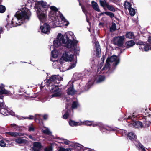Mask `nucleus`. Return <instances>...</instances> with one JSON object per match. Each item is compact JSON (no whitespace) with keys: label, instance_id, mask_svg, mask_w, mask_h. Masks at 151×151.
I'll return each instance as SVG.
<instances>
[{"label":"nucleus","instance_id":"f257e3e1","mask_svg":"<svg viewBox=\"0 0 151 151\" xmlns=\"http://www.w3.org/2000/svg\"><path fill=\"white\" fill-rule=\"evenodd\" d=\"M21 12L20 13H17L15 15V17L14 18L12 21L11 23L8 24L6 26L7 28L9 29L10 28L19 25L16 21H18L20 19L24 20H28L31 16V13L30 11L27 9L23 8L20 10Z\"/></svg>","mask_w":151,"mask_h":151},{"label":"nucleus","instance_id":"f03ea898","mask_svg":"<svg viewBox=\"0 0 151 151\" xmlns=\"http://www.w3.org/2000/svg\"><path fill=\"white\" fill-rule=\"evenodd\" d=\"M76 44V42L75 40H65L64 37L61 33L58 34L56 40L53 42L54 45L56 47L61 46L62 44H66V47L73 49L75 47Z\"/></svg>","mask_w":151,"mask_h":151},{"label":"nucleus","instance_id":"7ed1b4c3","mask_svg":"<svg viewBox=\"0 0 151 151\" xmlns=\"http://www.w3.org/2000/svg\"><path fill=\"white\" fill-rule=\"evenodd\" d=\"M50 50H51V60L53 62V65L54 66V67L56 68H59L61 71L62 69V67L61 66H56V65H59V63L61 64V63L60 60H53L54 59L57 58L58 56V51L55 50L54 48V46L51 45L50 47Z\"/></svg>","mask_w":151,"mask_h":151},{"label":"nucleus","instance_id":"20e7f679","mask_svg":"<svg viewBox=\"0 0 151 151\" xmlns=\"http://www.w3.org/2000/svg\"><path fill=\"white\" fill-rule=\"evenodd\" d=\"M43 10V8L42 7L40 9H38L36 10V13L37 17L41 22L43 23L45 21L47 18L46 14V9L44 10Z\"/></svg>","mask_w":151,"mask_h":151},{"label":"nucleus","instance_id":"39448f33","mask_svg":"<svg viewBox=\"0 0 151 151\" xmlns=\"http://www.w3.org/2000/svg\"><path fill=\"white\" fill-rule=\"evenodd\" d=\"M110 62H114L115 65H116L119 63V60L118 58L116 56H113L110 58H108L106 61V64L103 68L104 70H105L106 68H109L110 65L109 63Z\"/></svg>","mask_w":151,"mask_h":151},{"label":"nucleus","instance_id":"423d86ee","mask_svg":"<svg viewBox=\"0 0 151 151\" xmlns=\"http://www.w3.org/2000/svg\"><path fill=\"white\" fill-rule=\"evenodd\" d=\"M49 89L51 92L55 93L52 95V97L59 96L61 95L60 92H57L58 87L56 85H51V86H49Z\"/></svg>","mask_w":151,"mask_h":151},{"label":"nucleus","instance_id":"0eeeda50","mask_svg":"<svg viewBox=\"0 0 151 151\" xmlns=\"http://www.w3.org/2000/svg\"><path fill=\"white\" fill-rule=\"evenodd\" d=\"M62 58L65 61H71L73 58V55L71 52H65L63 54Z\"/></svg>","mask_w":151,"mask_h":151},{"label":"nucleus","instance_id":"6e6552de","mask_svg":"<svg viewBox=\"0 0 151 151\" xmlns=\"http://www.w3.org/2000/svg\"><path fill=\"white\" fill-rule=\"evenodd\" d=\"M62 78L58 75H54L52 76L48 80L47 83L54 82L57 83H59V81L62 80Z\"/></svg>","mask_w":151,"mask_h":151},{"label":"nucleus","instance_id":"1a4fd4ad","mask_svg":"<svg viewBox=\"0 0 151 151\" xmlns=\"http://www.w3.org/2000/svg\"><path fill=\"white\" fill-rule=\"evenodd\" d=\"M136 44L137 45H139V49L142 51H147L149 49V46L145 44L142 42H138L136 43Z\"/></svg>","mask_w":151,"mask_h":151},{"label":"nucleus","instance_id":"9d476101","mask_svg":"<svg viewBox=\"0 0 151 151\" xmlns=\"http://www.w3.org/2000/svg\"><path fill=\"white\" fill-rule=\"evenodd\" d=\"M40 29H41V32L44 33L48 34L50 32V26L47 23H45L42 26L41 25Z\"/></svg>","mask_w":151,"mask_h":151},{"label":"nucleus","instance_id":"9b49d317","mask_svg":"<svg viewBox=\"0 0 151 151\" xmlns=\"http://www.w3.org/2000/svg\"><path fill=\"white\" fill-rule=\"evenodd\" d=\"M42 147L41 144L38 142H34L33 144V147L31 148L32 151H40Z\"/></svg>","mask_w":151,"mask_h":151},{"label":"nucleus","instance_id":"f8f14e48","mask_svg":"<svg viewBox=\"0 0 151 151\" xmlns=\"http://www.w3.org/2000/svg\"><path fill=\"white\" fill-rule=\"evenodd\" d=\"M0 113L4 115H8L9 114H11L12 115H14V113L12 112H9V111L6 108V106H5L4 107H3L1 108L0 110Z\"/></svg>","mask_w":151,"mask_h":151},{"label":"nucleus","instance_id":"ddd939ff","mask_svg":"<svg viewBox=\"0 0 151 151\" xmlns=\"http://www.w3.org/2000/svg\"><path fill=\"white\" fill-rule=\"evenodd\" d=\"M145 121H143L145 127H148L149 126L150 123L151 122V114L146 116L144 117Z\"/></svg>","mask_w":151,"mask_h":151},{"label":"nucleus","instance_id":"4468645a","mask_svg":"<svg viewBox=\"0 0 151 151\" xmlns=\"http://www.w3.org/2000/svg\"><path fill=\"white\" fill-rule=\"evenodd\" d=\"M38 4L39 6L37 7V9H40L42 7L43 8V10H44L45 9H46V11L47 10L48 6L46 2L43 1H40L38 2Z\"/></svg>","mask_w":151,"mask_h":151},{"label":"nucleus","instance_id":"2eb2a0df","mask_svg":"<svg viewBox=\"0 0 151 151\" xmlns=\"http://www.w3.org/2000/svg\"><path fill=\"white\" fill-rule=\"evenodd\" d=\"M66 40H75V37L71 32H67L66 34Z\"/></svg>","mask_w":151,"mask_h":151},{"label":"nucleus","instance_id":"dca6fc26","mask_svg":"<svg viewBox=\"0 0 151 151\" xmlns=\"http://www.w3.org/2000/svg\"><path fill=\"white\" fill-rule=\"evenodd\" d=\"M132 124V125L135 128H141L144 127L142 122L140 121L133 122Z\"/></svg>","mask_w":151,"mask_h":151},{"label":"nucleus","instance_id":"f3484780","mask_svg":"<svg viewBox=\"0 0 151 151\" xmlns=\"http://www.w3.org/2000/svg\"><path fill=\"white\" fill-rule=\"evenodd\" d=\"M69 124L72 127L77 126L81 125V121L76 122L74 121L70 120L69 122Z\"/></svg>","mask_w":151,"mask_h":151},{"label":"nucleus","instance_id":"a211bd4d","mask_svg":"<svg viewBox=\"0 0 151 151\" xmlns=\"http://www.w3.org/2000/svg\"><path fill=\"white\" fill-rule=\"evenodd\" d=\"M95 47L96 48V55L98 57L100 56V55L101 50L100 48V45L98 42L95 43Z\"/></svg>","mask_w":151,"mask_h":151},{"label":"nucleus","instance_id":"6ab92c4d","mask_svg":"<svg viewBox=\"0 0 151 151\" xmlns=\"http://www.w3.org/2000/svg\"><path fill=\"white\" fill-rule=\"evenodd\" d=\"M6 134L8 135L13 137L21 136L23 135V134L21 133L16 132H7Z\"/></svg>","mask_w":151,"mask_h":151},{"label":"nucleus","instance_id":"aec40b11","mask_svg":"<svg viewBox=\"0 0 151 151\" xmlns=\"http://www.w3.org/2000/svg\"><path fill=\"white\" fill-rule=\"evenodd\" d=\"M115 42L118 46H122L123 43V37L121 36L117 38L115 40Z\"/></svg>","mask_w":151,"mask_h":151},{"label":"nucleus","instance_id":"412c9836","mask_svg":"<svg viewBox=\"0 0 151 151\" xmlns=\"http://www.w3.org/2000/svg\"><path fill=\"white\" fill-rule=\"evenodd\" d=\"M0 94L11 95L9 91L6 90L4 88L2 87H0Z\"/></svg>","mask_w":151,"mask_h":151},{"label":"nucleus","instance_id":"4be33fe9","mask_svg":"<svg viewBox=\"0 0 151 151\" xmlns=\"http://www.w3.org/2000/svg\"><path fill=\"white\" fill-rule=\"evenodd\" d=\"M135 145L138 148H140L142 151H146L145 147L139 141H135L134 142Z\"/></svg>","mask_w":151,"mask_h":151},{"label":"nucleus","instance_id":"5701e85b","mask_svg":"<svg viewBox=\"0 0 151 151\" xmlns=\"http://www.w3.org/2000/svg\"><path fill=\"white\" fill-rule=\"evenodd\" d=\"M16 143L18 144H22L26 142V140L21 137H19L14 140Z\"/></svg>","mask_w":151,"mask_h":151},{"label":"nucleus","instance_id":"b1692460","mask_svg":"<svg viewBox=\"0 0 151 151\" xmlns=\"http://www.w3.org/2000/svg\"><path fill=\"white\" fill-rule=\"evenodd\" d=\"M91 4L94 10L98 12L100 11V9L97 3L94 1H92L91 2Z\"/></svg>","mask_w":151,"mask_h":151},{"label":"nucleus","instance_id":"393cba45","mask_svg":"<svg viewBox=\"0 0 151 151\" xmlns=\"http://www.w3.org/2000/svg\"><path fill=\"white\" fill-rule=\"evenodd\" d=\"M128 137L130 140L135 139L136 138V136L135 133L133 132H129L127 135Z\"/></svg>","mask_w":151,"mask_h":151},{"label":"nucleus","instance_id":"a878e982","mask_svg":"<svg viewBox=\"0 0 151 151\" xmlns=\"http://www.w3.org/2000/svg\"><path fill=\"white\" fill-rule=\"evenodd\" d=\"M124 6L125 10L127 9L129 10L131 8V4L129 2V0H127V1H125Z\"/></svg>","mask_w":151,"mask_h":151},{"label":"nucleus","instance_id":"bb28decb","mask_svg":"<svg viewBox=\"0 0 151 151\" xmlns=\"http://www.w3.org/2000/svg\"><path fill=\"white\" fill-rule=\"evenodd\" d=\"M62 140L63 142H58L61 143H64L66 145H68L70 146H72L73 145V143L72 142L67 139H62Z\"/></svg>","mask_w":151,"mask_h":151},{"label":"nucleus","instance_id":"cd10ccee","mask_svg":"<svg viewBox=\"0 0 151 151\" xmlns=\"http://www.w3.org/2000/svg\"><path fill=\"white\" fill-rule=\"evenodd\" d=\"M83 76L82 75L78 73H76L73 75V77L76 80H78Z\"/></svg>","mask_w":151,"mask_h":151},{"label":"nucleus","instance_id":"c85d7f7f","mask_svg":"<svg viewBox=\"0 0 151 151\" xmlns=\"http://www.w3.org/2000/svg\"><path fill=\"white\" fill-rule=\"evenodd\" d=\"M126 45H127V47L129 48L131 47L135 44L133 40H130L127 42L126 43Z\"/></svg>","mask_w":151,"mask_h":151},{"label":"nucleus","instance_id":"c756f323","mask_svg":"<svg viewBox=\"0 0 151 151\" xmlns=\"http://www.w3.org/2000/svg\"><path fill=\"white\" fill-rule=\"evenodd\" d=\"M60 17L61 20L63 21L64 23H66V24H65V25L67 26L69 24V23L68 21H67L66 19L62 14H60Z\"/></svg>","mask_w":151,"mask_h":151},{"label":"nucleus","instance_id":"7c9ffc66","mask_svg":"<svg viewBox=\"0 0 151 151\" xmlns=\"http://www.w3.org/2000/svg\"><path fill=\"white\" fill-rule=\"evenodd\" d=\"M70 65L69 66V68L70 69H72L75 67L77 63V60L75 59L72 61H71Z\"/></svg>","mask_w":151,"mask_h":151},{"label":"nucleus","instance_id":"2f4dec72","mask_svg":"<svg viewBox=\"0 0 151 151\" xmlns=\"http://www.w3.org/2000/svg\"><path fill=\"white\" fill-rule=\"evenodd\" d=\"M75 92V91L72 87L69 88L67 91V93L68 95H72Z\"/></svg>","mask_w":151,"mask_h":151},{"label":"nucleus","instance_id":"473e14b6","mask_svg":"<svg viewBox=\"0 0 151 151\" xmlns=\"http://www.w3.org/2000/svg\"><path fill=\"white\" fill-rule=\"evenodd\" d=\"M126 36L127 38L131 39L134 38V36L132 32H129L126 34Z\"/></svg>","mask_w":151,"mask_h":151},{"label":"nucleus","instance_id":"72a5a7b5","mask_svg":"<svg viewBox=\"0 0 151 151\" xmlns=\"http://www.w3.org/2000/svg\"><path fill=\"white\" fill-rule=\"evenodd\" d=\"M81 125H85L87 126H90L92 124V122L88 121H86L83 122L81 121Z\"/></svg>","mask_w":151,"mask_h":151},{"label":"nucleus","instance_id":"f704fd0d","mask_svg":"<svg viewBox=\"0 0 151 151\" xmlns=\"http://www.w3.org/2000/svg\"><path fill=\"white\" fill-rule=\"evenodd\" d=\"M99 2L100 5L103 7H104L105 6H106L108 4L105 0L103 1L100 0Z\"/></svg>","mask_w":151,"mask_h":151},{"label":"nucleus","instance_id":"c9c22d12","mask_svg":"<svg viewBox=\"0 0 151 151\" xmlns=\"http://www.w3.org/2000/svg\"><path fill=\"white\" fill-rule=\"evenodd\" d=\"M73 49L74 51V53L76 55H78L79 53L80 48L79 47H77L76 45L75 46V47Z\"/></svg>","mask_w":151,"mask_h":151},{"label":"nucleus","instance_id":"e433bc0d","mask_svg":"<svg viewBox=\"0 0 151 151\" xmlns=\"http://www.w3.org/2000/svg\"><path fill=\"white\" fill-rule=\"evenodd\" d=\"M128 10L129 11V14L131 16H134L135 14V11L133 8H131Z\"/></svg>","mask_w":151,"mask_h":151},{"label":"nucleus","instance_id":"4c0bfd02","mask_svg":"<svg viewBox=\"0 0 151 151\" xmlns=\"http://www.w3.org/2000/svg\"><path fill=\"white\" fill-rule=\"evenodd\" d=\"M42 131L43 133L48 135H50L51 134V132L50 131L48 128H46V129L45 130L42 129Z\"/></svg>","mask_w":151,"mask_h":151},{"label":"nucleus","instance_id":"58836bf2","mask_svg":"<svg viewBox=\"0 0 151 151\" xmlns=\"http://www.w3.org/2000/svg\"><path fill=\"white\" fill-rule=\"evenodd\" d=\"M79 105L77 101H73L72 104V107L73 109H75L78 107Z\"/></svg>","mask_w":151,"mask_h":151},{"label":"nucleus","instance_id":"ea45409f","mask_svg":"<svg viewBox=\"0 0 151 151\" xmlns=\"http://www.w3.org/2000/svg\"><path fill=\"white\" fill-rule=\"evenodd\" d=\"M116 29V25L115 23H113L112 25L110 28V30L111 32L114 31Z\"/></svg>","mask_w":151,"mask_h":151},{"label":"nucleus","instance_id":"a19ab883","mask_svg":"<svg viewBox=\"0 0 151 151\" xmlns=\"http://www.w3.org/2000/svg\"><path fill=\"white\" fill-rule=\"evenodd\" d=\"M137 116V115L136 114L133 113L132 115L129 116L127 119H131L132 120H133V119L136 117Z\"/></svg>","mask_w":151,"mask_h":151},{"label":"nucleus","instance_id":"79ce46f5","mask_svg":"<svg viewBox=\"0 0 151 151\" xmlns=\"http://www.w3.org/2000/svg\"><path fill=\"white\" fill-rule=\"evenodd\" d=\"M105 79L104 76H99L97 82H101L103 81Z\"/></svg>","mask_w":151,"mask_h":151},{"label":"nucleus","instance_id":"37998d69","mask_svg":"<svg viewBox=\"0 0 151 151\" xmlns=\"http://www.w3.org/2000/svg\"><path fill=\"white\" fill-rule=\"evenodd\" d=\"M106 7L108 8V9L110 11H115V9L114 7L112 6L109 5L108 4Z\"/></svg>","mask_w":151,"mask_h":151},{"label":"nucleus","instance_id":"c03bdc74","mask_svg":"<svg viewBox=\"0 0 151 151\" xmlns=\"http://www.w3.org/2000/svg\"><path fill=\"white\" fill-rule=\"evenodd\" d=\"M58 151H71V149L70 148L65 149L63 147H60Z\"/></svg>","mask_w":151,"mask_h":151},{"label":"nucleus","instance_id":"a18cd8bd","mask_svg":"<svg viewBox=\"0 0 151 151\" xmlns=\"http://www.w3.org/2000/svg\"><path fill=\"white\" fill-rule=\"evenodd\" d=\"M104 13L105 14L109 16L111 18L114 17V14L112 13L109 12H104Z\"/></svg>","mask_w":151,"mask_h":151},{"label":"nucleus","instance_id":"49530a36","mask_svg":"<svg viewBox=\"0 0 151 151\" xmlns=\"http://www.w3.org/2000/svg\"><path fill=\"white\" fill-rule=\"evenodd\" d=\"M35 130L34 127L32 124H30L28 126V130L29 131H34Z\"/></svg>","mask_w":151,"mask_h":151},{"label":"nucleus","instance_id":"de8ad7c7","mask_svg":"<svg viewBox=\"0 0 151 151\" xmlns=\"http://www.w3.org/2000/svg\"><path fill=\"white\" fill-rule=\"evenodd\" d=\"M6 10V8L5 6L1 5H0V12L1 13H4Z\"/></svg>","mask_w":151,"mask_h":151},{"label":"nucleus","instance_id":"09e8293b","mask_svg":"<svg viewBox=\"0 0 151 151\" xmlns=\"http://www.w3.org/2000/svg\"><path fill=\"white\" fill-rule=\"evenodd\" d=\"M44 151H53V147L52 146H50L45 148Z\"/></svg>","mask_w":151,"mask_h":151},{"label":"nucleus","instance_id":"8fccbe9b","mask_svg":"<svg viewBox=\"0 0 151 151\" xmlns=\"http://www.w3.org/2000/svg\"><path fill=\"white\" fill-rule=\"evenodd\" d=\"M0 146L2 147H6V143L4 140H2L0 141Z\"/></svg>","mask_w":151,"mask_h":151},{"label":"nucleus","instance_id":"3c124183","mask_svg":"<svg viewBox=\"0 0 151 151\" xmlns=\"http://www.w3.org/2000/svg\"><path fill=\"white\" fill-rule=\"evenodd\" d=\"M92 125L93 127H95L97 126H98L99 127H100V126L101 125V124H100L99 123H98L97 122H92Z\"/></svg>","mask_w":151,"mask_h":151},{"label":"nucleus","instance_id":"603ef678","mask_svg":"<svg viewBox=\"0 0 151 151\" xmlns=\"http://www.w3.org/2000/svg\"><path fill=\"white\" fill-rule=\"evenodd\" d=\"M16 116L18 118V119L19 120L21 119H27V118H26V117H24L23 116H22L18 115H17Z\"/></svg>","mask_w":151,"mask_h":151},{"label":"nucleus","instance_id":"864d4df0","mask_svg":"<svg viewBox=\"0 0 151 151\" xmlns=\"http://www.w3.org/2000/svg\"><path fill=\"white\" fill-rule=\"evenodd\" d=\"M11 127L14 129H17L18 128V126L15 124H11Z\"/></svg>","mask_w":151,"mask_h":151},{"label":"nucleus","instance_id":"5fc2aeb1","mask_svg":"<svg viewBox=\"0 0 151 151\" xmlns=\"http://www.w3.org/2000/svg\"><path fill=\"white\" fill-rule=\"evenodd\" d=\"M68 116V112H66L63 116V118L65 119H66L67 118Z\"/></svg>","mask_w":151,"mask_h":151},{"label":"nucleus","instance_id":"6e6d98bb","mask_svg":"<svg viewBox=\"0 0 151 151\" xmlns=\"http://www.w3.org/2000/svg\"><path fill=\"white\" fill-rule=\"evenodd\" d=\"M54 23H56V27H57L58 26L56 25L57 24L58 25L59 23H60V22L59 21L58 19H56L55 21H54Z\"/></svg>","mask_w":151,"mask_h":151},{"label":"nucleus","instance_id":"4d7b16f0","mask_svg":"<svg viewBox=\"0 0 151 151\" xmlns=\"http://www.w3.org/2000/svg\"><path fill=\"white\" fill-rule=\"evenodd\" d=\"M50 9L54 11H57L58 9L57 8L54 6H52L50 7Z\"/></svg>","mask_w":151,"mask_h":151},{"label":"nucleus","instance_id":"13d9d810","mask_svg":"<svg viewBox=\"0 0 151 151\" xmlns=\"http://www.w3.org/2000/svg\"><path fill=\"white\" fill-rule=\"evenodd\" d=\"M5 106V105L4 102H0V108H2Z\"/></svg>","mask_w":151,"mask_h":151},{"label":"nucleus","instance_id":"bf43d9fd","mask_svg":"<svg viewBox=\"0 0 151 151\" xmlns=\"http://www.w3.org/2000/svg\"><path fill=\"white\" fill-rule=\"evenodd\" d=\"M43 117L44 119L46 120L47 118V115H44L43 116Z\"/></svg>","mask_w":151,"mask_h":151},{"label":"nucleus","instance_id":"052dcab7","mask_svg":"<svg viewBox=\"0 0 151 151\" xmlns=\"http://www.w3.org/2000/svg\"><path fill=\"white\" fill-rule=\"evenodd\" d=\"M26 118H28V119H33L34 118V117L32 116H29V117H26Z\"/></svg>","mask_w":151,"mask_h":151},{"label":"nucleus","instance_id":"680f3d73","mask_svg":"<svg viewBox=\"0 0 151 151\" xmlns=\"http://www.w3.org/2000/svg\"><path fill=\"white\" fill-rule=\"evenodd\" d=\"M148 41L151 44V36L149 37Z\"/></svg>","mask_w":151,"mask_h":151},{"label":"nucleus","instance_id":"e2e57ef3","mask_svg":"<svg viewBox=\"0 0 151 151\" xmlns=\"http://www.w3.org/2000/svg\"><path fill=\"white\" fill-rule=\"evenodd\" d=\"M28 137L29 138H30V139H32V140H33L34 139L33 138V137H32V136L31 135H29L28 136Z\"/></svg>","mask_w":151,"mask_h":151},{"label":"nucleus","instance_id":"0e129e2a","mask_svg":"<svg viewBox=\"0 0 151 151\" xmlns=\"http://www.w3.org/2000/svg\"><path fill=\"white\" fill-rule=\"evenodd\" d=\"M82 9L84 13H85V9H84V7H82Z\"/></svg>","mask_w":151,"mask_h":151},{"label":"nucleus","instance_id":"69168bd1","mask_svg":"<svg viewBox=\"0 0 151 151\" xmlns=\"http://www.w3.org/2000/svg\"><path fill=\"white\" fill-rule=\"evenodd\" d=\"M2 31V29L1 27H0V33H1Z\"/></svg>","mask_w":151,"mask_h":151},{"label":"nucleus","instance_id":"338daca9","mask_svg":"<svg viewBox=\"0 0 151 151\" xmlns=\"http://www.w3.org/2000/svg\"><path fill=\"white\" fill-rule=\"evenodd\" d=\"M62 139H60V140H59V142H63L62 140Z\"/></svg>","mask_w":151,"mask_h":151},{"label":"nucleus","instance_id":"774afa93","mask_svg":"<svg viewBox=\"0 0 151 151\" xmlns=\"http://www.w3.org/2000/svg\"><path fill=\"white\" fill-rule=\"evenodd\" d=\"M104 12H102V13H101V14H99L100 15H103L104 14Z\"/></svg>","mask_w":151,"mask_h":151}]
</instances>
